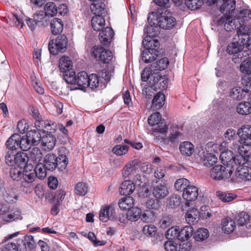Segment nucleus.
Returning a JSON list of instances; mask_svg holds the SVG:
<instances>
[{
    "label": "nucleus",
    "mask_w": 251,
    "mask_h": 251,
    "mask_svg": "<svg viewBox=\"0 0 251 251\" xmlns=\"http://www.w3.org/2000/svg\"><path fill=\"white\" fill-rule=\"evenodd\" d=\"M185 219L187 223L191 225L197 223L199 220V212L196 208H192L187 211L185 215Z\"/></svg>",
    "instance_id": "nucleus-30"
},
{
    "label": "nucleus",
    "mask_w": 251,
    "mask_h": 251,
    "mask_svg": "<svg viewBox=\"0 0 251 251\" xmlns=\"http://www.w3.org/2000/svg\"><path fill=\"white\" fill-rule=\"evenodd\" d=\"M88 185L84 182H78L75 186V193L77 195L84 196L88 191Z\"/></svg>",
    "instance_id": "nucleus-57"
},
{
    "label": "nucleus",
    "mask_w": 251,
    "mask_h": 251,
    "mask_svg": "<svg viewBox=\"0 0 251 251\" xmlns=\"http://www.w3.org/2000/svg\"><path fill=\"white\" fill-rule=\"evenodd\" d=\"M16 151H7L5 155V162L8 166H13L15 164Z\"/></svg>",
    "instance_id": "nucleus-58"
},
{
    "label": "nucleus",
    "mask_w": 251,
    "mask_h": 251,
    "mask_svg": "<svg viewBox=\"0 0 251 251\" xmlns=\"http://www.w3.org/2000/svg\"><path fill=\"white\" fill-rule=\"evenodd\" d=\"M15 164L21 168L25 167L27 164L28 158L27 157V153L23 152H17L16 153Z\"/></svg>",
    "instance_id": "nucleus-38"
},
{
    "label": "nucleus",
    "mask_w": 251,
    "mask_h": 251,
    "mask_svg": "<svg viewBox=\"0 0 251 251\" xmlns=\"http://www.w3.org/2000/svg\"><path fill=\"white\" fill-rule=\"evenodd\" d=\"M56 155L53 153L47 154L44 159V165L45 168L49 171H52L58 167L56 161Z\"/></svg>",
    "instance_id": "nucleus-19"
},
{
    "label": "nucleus",
    "mask_w": 251,
    "mask_h": 251,
    "mask_svg": "<svg viewBox=\"0 0 251 251\" xmlns=\"http://www.w3.org/2000/svg\"><path fill=\"white\" fill-rule=\"evenodd\" d=\"M223 3L221 6L220 11L223 15L230 16V14L235 10L236 2L235 0H223Z\"/></svg>",
    "instance_id": "nucleus-18"
},
{
    "label": "nucleus",
    "mask_w": 251,
    "mask_h": 251,
    "mask_svg": "<svg viewBox=\"0 0 251 251\" xmlns=\"http://www.w3.org/2000/svg\"><path fill=\"white\" fill-rule=\"evenodd\" d=\"M213 21L218 25L224 24V29L228 32L235 29H239V27L235 24L236 20L233 19L231 15H223L219 19H214Z\"/></svg>",
    "instance_id": "nucleus-6"
},
{
    "label": "nucleus",
    "mask_w": 251,
    "mask_h": 251,
    "mask_svg": "<svg viewBox=\"0 0 251 251\" xmlns=\"http://www.w3.org/2000/svg\"><path fill=\"white\" fill-rule=\"evenodd\" d=\"M68 38L62 34L57 37L54 41L51 40L49 43V50L50 53L56 55L59 52H64L68 46Z\"/></svg>",
    "instance_id": "nucleus-1"
},
{
    "label": "nucleus",
    "mask_w": 251,
    "mask_h": 251,
    "mask_svg": "<svg viewBox=\"0 0 251 251\" xmlns=\"http://www.w3.org/2000/svg\"><path fill=\"white\" fill-rule=\"evenodd\" d=\"M165 96L161 92H158L154 97L152 101L151 107L154 109L161 108L164 104Z\"/></svg>",
    "instance_id": "nucleus-34"
},
{
    "label": "nucleus",
    "mask_w": 251,
    "mask_h": 251,
    "mask_svg": "<svg viewBox=\"0 0 251 251\" xmlns=\"http://www.w3.org/2000/svg\"><path fill=\"white\" fill-rule=\"evenodd\" d=\"M26 136L32 145H37L41 141V134L36 130L28 131Z\"/></svg>",
    "instance_id": "nucleus-42"
},
{
    "label": "nucleus",
    "mask_w": 251,
    "mask_h": 251,
    "mask_svg": "<svg viewBox=\"0 0 251 251\" xmlns=\"http://www.w3.org/2000/svg\"><path fill=\"white\" fill-rule=\"evenodd\" d=\"M236 227L235 222L229 218H226L222 222V230L225 233L232 232Z\"/></svg>",
    "instance_id": "nucleus-32"
},
{
    "label": "nucleus",
    "mask_w": 251,
    "mask_h": 251,
    "mask_svg": "<svg viewBox=\"0 0 251 251\" xmlns=\"http://www.w3.org/2000/svg\"><path fill=\"white\" fill-rule=\"evenodd\" d=\"M236 111L240 115H248L251 113V104L249 102L239 103L236 107Z\"/></svg>",
    "instance_id": "nucleus-41"
},
{
    "label": "nucleus",
    "mask_w": 251,
    "mask_h": 251,
    "mask_svg": "<svg viewBox=\"0 0 251 251\" xmlns=\"http://www.w3.org/2000/svg\"><path fill=\"white\" fill-rule=\"evenodd\" d=\"M198 191L199 189L197 187L191 186L189 184L183 193V198L187 201H195L198 198Z\"/></svg>",
    "instance_id": "nucleus-20"
},
{
    "label": "nucleus",
    "mask_w": 251,
    "mask_h": 251,
    "mask_svg": "<svg viewBox=\"0 0 251 251\" xmlns=\"http://www.w3.org/2000/svg\"><path fill=\"white\" fill-rule=\"evenodd\" d=\"M33 171H35V174L36 177H37L40 179H43L46 177L47 176L46 170H47L44 165L42 163H37L36 165L35 168L33 169Z\"/></svg>",
    "instance_id": "nucleus-46"
},
{
    "label": "nucleus",
    "mask_w": 251,
    "mask_h": 251,
    "mask_svg": "<svg viewBox=\"0 0 251 251\" xmlns=\"http://www.w3.org/2000/svg\"><path fill=\"white\" fill-rule=\"evenodd\" d=\"M91 54L97 60L103 63H109L113 57L112 52L101 46H95L91 49Z\"/></svg>",
    "instance_id": "nucleus-2"
},
{
    "label": "nucleus",
    "mask_w": 251,
    "mask_h": 251,
    "mask_svg": "<svg viewBox=\"0 0 251 251\" xmlns=\"http://www.w3.org/2000/svg\"><path fill=\"white\" fill-rule=\"evenodd\" d=\"M189 184L190 182L188 180L184 178H182L177 179L176 181L174 186L177 191H183L184 192V190L187 189Z\"/></svg>",
    "instance_id": "nucleus-49"
},
{
    "label": "nucleus",
    "mask_w": 251,
    "mask_h": 251,
    "mask_svg": "<svg viewBox=\"0 0 251 251\" xmlns=\"http://www.w3.org/2000/svg\"><path fill=\"white\" fill-rule=\"evenodd\" d=\"M134 204V199L130 196L125 197L121 199L118 202L120 208L123 210L130 209Z\"/></svg>",
    "instance_id": "nucleus-28"
},
{
    "label": "nucleus",
    "mask_w": 251,
    "mask_h": 251,
    "mask_svg": "<svg viewBox=\"0 0 251 251\" xmlns=\"http://www.w3.org/2000/svg\"><path fill=\"white\" fill-rule=\"evenodd\" d=\"M56 142V139L53 135L47 134L41 139V148L45 151H50L54 148Z\"/></svg>",
    "instance_id": "nucleus-10"
},
{
    "label": "nucleus",
    "mask_w": 251,
    "mask_h": 251,
    "mask_svg": "<svg viewBox=\"0 0 251 251\" xmlns=\"http://www.w3.org/2000/svg\"><path fill=\"white\" fill-rule=\"evenodd\" d=\"M88 87H89L92 89H95L98 87L99 79L97 75L92 74L88 75Z\"/></svg>",
    "instance_id": "nucleus-56"
},
{
    "label": "nucleus",
    "mask_w": 251,
    "mask_h": 251,
    "mask_svg": "<svg viewBox=\"0 0 251 251\" xmlns=\"http://www.w3.org/2000/svg\"><path fill=\"white\" fill-rule=\"evenodd\" d=\"M114 35L113 29L110 27L107 26L100 33V40L103 45H108Z\"/></svg>",
    "instance_id": "nucleus-16"
},
{
    "label": "nucleus",
    "mask_w": 251,
    "mask_h": 251,
    "mask_svg": "<svg viewBox=\"0 0 251 251\" xmlns=\"http://www.w3.org/2000/svg\"><path fill=\"white\" fill-rule=\"evenodd\" d=\"M114 211L112 207L108 206L101 208L99 213L100 220L106 222L108 220L113 219L114 217Z\"/></svg>",
    "instance_id": "nucleus-23"
},
{
    "label": "nucleus",
    "mask_w": 251,
    "mask_h": 251,
    "mask_svg": "<svg viewBox=\"0 0 251 251\" xmlns=\"http://www.w3.org/2000/svg\"><path fill=\"white\" fill-rule=\"evenodd\" d=\"M161 120V114L156 112L152 114L148 118V123L151 126L157 125Z\"/></svg>",
    "instance_id": "nucleus-60"
},
{
    "label": "nucleus",
    "mask_w": 251,
    "mask_h": 251,
    "mask_svg": "<svg viewBox=\"0 0 251 251\" xmlns=\"http://www.w3.org/2000/svg\"><path fill=\"white\" fill-rule=\"evenodd\" d=\"M88 75L87 73L85 71L80 72L77 73L76 75V79L75 81V85H76L77 87H75L71 90L79 89L83 90L88 87Z\"/></svg>",
    "instance_id": "nucleus-12"
},
{
    "label": "nucleus",
    "mask_w": 251,
    "mask_h": 251,
    "mask_svg": "<svg viewBox=\"0 0 251 251\" xmlns=\"http://www.w3.org/2000/svg\"><path fill=\"white\" fill-rule=\"evenodd\" d=\"M237 224L240 226H243L247 224L250 221V216L246 212L240 213L237 216Z\"/></svg>",
    "instance_id": "nucleus-59"
},
{
    "label": "nucleus",
    "mask_w": 251,
    "mask_h": 251,
    "mask_svg": "<svg viewBox=\"0 0 251 251\" xmlns=\"http://www.w3.org/2000/svg\"><path fill=\"white\" fill-rule=\"evenodd\" d=\"M142 44L144 47L147 49H156L157 50L159 47V42L155 39H152L151 38L149 39L148 37H146L142 42Z\"/></svg>",
    "instance_id": "nucleus-47"
},
{
    "label": "nucleus",
    "mask_w": 251,
    "mask_h": 251,
    "mask_svg": "<svg viewBox=\"0 0 251 251\" xmlns=\"http://www.w3.org/2000/svg\"><path fill=\"white\" fill-rule=\"evenodd\" d=\"M235 41L230 43L228 45L226 48V52L228 54H233L234 56L238 50H243V44L241 43V41L239 40V38L236 36L234 38Z\"/></svg>",
    "instance_id": "nucleus-27"
},
{
    "label": "nucleus",
    "mask_w": 251,
    "mask_h": 251,
    "mask_svg": "<svg viewBox=\"0 0 251 251\" xmlns=\"http://www.w3.org/2000/svg\"><path fill=\"white\" fill-rule=\"evenodd\" d=\"M38 25L45 26L48 25L47 15L43 11L36 12L33 16Z\"/></svg>",
    "instance_id": "nucleus-39"
},
{
    "label": "nucleus",
    "mask_w": 251,
    "mask_h": 251,
    "mask_svg": "<svg viewBox=\"0 0 251 251\" xmlns=\"http://www.w3.org/2000/svg\"><path fill=\"white\" fill-rule=\"evenodd\" d=\"M28 161L34 164L39 163L42 158V153L37 147H33L27 153Z\"/></svg>",
    "instance_id": "nucleus-21"
},
{
    "label": "nucleus",
    "mask_w": 251,
    "mask_h": 251,
    "mask_svg": "<svg viewBox=\"0 0 251 251\" xmlns=\"http://www.w3.org/2000/svg\"><path fill=\"white\" fill-rule=\"evenodd\" d=\"M20 135L19 134L15 133L11 136L6 142L7 148L10 151H16L19 148V142Z\"/></svg>",
    "instance_id": "nucleus-24"
},
{
    "label": "nucleus",
    "mask_w": 251,
    "mask_h": 251,
    "mask_svg": "<svg viewBox=\"0 0 251 251\" xmlns=\"http://www.w3.org/2000/svg\"><path fill=\"white\" fill-rule=\"evenodd\" d=\"M35 126L39 130H47L51 132L55 131L56 124L51 121L42 120L40 117L35 121Z\"/></svg>",
    "instance_id": "nucleus-11"
},
{
    "label": "nucleus",
    "mask_w": 251,
    "mask_h": 251,
    "mask_svg": "<svg viewBox=\"0 0 251 251\" xmlns=\"http://www.w3.org/2000/svg\"><path fill=\"white\" fill-rule=\"evenodd\" d=\"M203 2L202 0H185V4L188 8L191 10L199 9L201 6Z\"/></svg>",
    "instance_id": "nucleus-54"
},
{
    "label": "nucleus",
    "mask_w": 251,
    "mask_h": 251,
    "mask_svg": "<svg viewBox=\"0 0 251 251\" xmlns=\"http://www.w3.org/2000/svg\"><path fill=\"white\" fill-rule=\"evenodd\" d=\"M148 21L149 23V25L144 29V32L147 34V37L150 39L156 36L158 34L159 31L157 27L154 25L156 23L153 22L152 24L151 21L150 22V16L148 17Z\"/></svg>",
    "instance_id": "nucleus-31"
},
{
    "label": "nucleus",
    "mask_w": 251,
    "mask_h": 251,
    "mask_svg": "<svg viewBox=\"0 0 251 251\" xmlns=\"http://www.w3.org/2000/svg\"><path fill=\"white\" fill-rule=\"evenodd\" d=\"M69 151L64 147L58 149V156H56V161L57 163L59 169H65L68 164V155Z\"/></svg>",
    "instance_id": "nucleus-9"
},
{
    "label": "nucleus",
    "mask_w": 251,
    "mask_h": 251,
    "mask_svg": "<svg viewBox=\"0 0 251 251\" xmlns=\"http://www.w3.org/2000/svg\"><path fill=\"white\" fill-rule=\"evenodd\" d=\"M51 32L54 35H57L62 32L63 29L62 21L57 18L53 19L50 23Z\"/></svg>",
    "instance_id": "nucleus-29"
},
{
    "label": "nucleus",
    "mask_w": 251,
    "mask_h": 251,
    "mask_svg": "<svg viewBox=\"0 0 251 251\" xmlns=\"http://www.w3.org/2000/svg\"><path fill=\"white\" fill-rule=\"evenodd\" d=\"M240 25L239 29L237 31L236 36L239 40L245 41V40L249 37V34H251V25H243V24L240 23Z\"/></svg>",
    "instance_id": "nucleus-26"
},
{
    "label": "nucleus",
    "mask_w": 251,
    "mask_h": 251,
    "mask_svg": "<svg viewBox=\"0 0 251 251\" xmlns=\"http://www.w3.org/2000/svg\"><path fill=\"white\" fill-rule=\"evenodd\" d=\"M209 237V232L206 228H199L195 233L194 237L197 241H202Z\"/></svg>",
    "instance_id": "nucleus-45"
},
{
    "label": "nucleus",
    "mask_w": 251,
    "mask_h": 251,
    "mask_svg": "<svg viewBox=\"0 0 251 251\" xmlns=\"http://www.w3.org/2000/svg\"><path fill=\"white\" fill-rule=\"evenodd\" d=\"M31 143L29 141L26 136L20 137L19 148L23 151H27L30 148Z\"/></svg>",
    "instance_id": "nucleus-63"
},
{
    "label": "nucleus",
    "mask_w": 251,
    "mask_h": 251,
    "mask_svg": "<svg viewBox=\"0 0 251 251\" xmlns=\"http://www.w3.org/2000/svg\"><path fill=\"white\" fill-rule=\"evenodd\" d=\"M179 150L182 154L189 156L194 152V145L189 142H183L179 145Z\"/></svg>",
    "instance_id": "nucleus-36"
},
{
    "label": "nucleus",
    "mask_w": 251,
    "mask_h": 251,
    "mask_svg": "<svg viewBox=\"0 0 251 251\" xmlns=\"http://www.w3.org/2000/svg\"><path fill=\"white\" fill-rule=\"evenodd\" d=\"M193 232V228L190 226H185L181 230L179 229L178 240L184 241L188 240L191 236Z\"/></svg>",
    "instance_id": "nucleus-33"
},
{
    "label": "nucleus",
    "mask_w": 251,
    "mask_h": 251,
    "mask_svg": "<svg viewBox=\"0 0 251 251\" xmlns=\"http://www.w3.org/2000/svg\"><path fill=\"white\" fill-rule=\"evenodd\" d=\"M141 214V209L132 207L128 210L126 213V218L129 221H136L140 218Z\"/></svg>",
    "instance_id": "nucleus-43"
},
{
    "label": "nucleus",
    "mask_w": 251,
    "mask_h": 251,
    "mask_svg": "<svg viewBox=\"0 0 251 251\" xmlns=\"http://www.w3.org/2000/svg\"><path fill=\"white\" fill-rule=\"evenodd\" d=\"M72 67V61L69 57L63 56L60 59L59 67L62 72L70 70Z\"/></svg>",
    "instance_id": "nucleus-44"
},
{
    "label": "nucleus",
    "mask_w": 251,
    "mask_h": 251,
    "mask_svg": "<svg viewBox=\"0 0 251 251\" xmlns=\"http://www.w3.org/2000/svg\"><path fill=\"white\" fill-rule=\"evenodd\" d=\"M137 169L136 164L133 162L128 163L123 169V175L125 177H128L129 176L133 174Z\"/></svg>",
    "instance_id": "nucleus-50"
},
{
    "label": "nucleus",
    "mask_w": 251,
    "mask_h": 251,
    "mask_svg": "<svg viewBox=\"0 0 251 251\" xmlns=\"http://www.w3.org/2000/svg\"><path fill=\"white\" fill-rule=\"evenodd\" d=\"M135 189L134 183L131 180H126L121 184L120 193L123 195H128L133 193Z\"/></svg>",
    "instance_id": "nucleus-25"
},
{
    "label": "nucleus",
    "mask_w": 251,
    "mask_h": 251,
    "mask_svg": "<svg viewBox=\"0 0 251 251\" xmlns=\"http://www.w3.org/2000/svg\"><path fill=\"white\" fill-rule=\"evenodd\" d=\"M0 251H19V247L15 243L9 242L4 245H1Z\"/></svg>",
    "instance_id": "nucleus-62"
},
{
    "label": "nucleus",
    "mask_w": 251,
    "mask_h": 251,
    "mask_svg": "<svg viewBox=\"0 0 251 251\" xmlns=\"http://www.w3.org/2000/svg\"><path fill=\"white\" fill-rule=\"evenodd\" d=\"M33 168L34 167L30 163L25 167L22 177L25 182L30 183L34 181L36 176L35 171L33 170Z\"/></svg>",
    "instance_id": "nucleus-22"
},
{
    "label": "nucleus",
    "mask_w": 251,
    "mask_h": 251,
    "mask_svg": "<svg viewBox=\"0 0 251 251\" xmlns=\"http://www.w3.org/2000/svg\"><path fill=\"white\" fill-rule=\"evenodd\" d=\"M159 53V51L156 49L146 48L142 53V60L147 63L151 62L156 58Z\"/></svg>",
    "instance_id": "nucleus-15"
},
{
    "label": "nucleus",
    "mask_w": 251,
    "mask_h": 251,
    "mask_svg": "<svg viewBox=\"0 0 251 251\" xmlns=\"http://www.w3.org/2000/svg\"><path fill=\"white\" fill-rule=\"evenodd\" d=\"M91 25L94 30L100 31L105 25V19L101 16H95L92 19Z\"/></svg>",
    "instance_id": "nucleus-35"
},
{
    "label": "nucleus",
    "mask_w": 251,
    "mask_h": 251,
    "mask_svg": "<svg viewBox=\"0 0 251 251\" xmlns=\"http://www.w3.org/2000/svg\"><path fill=\"white\" fill-rule=\"evenodd\" d=\"M237 134L240 137V143L251 146V126L244 125L238 129Z\"/></svg>",
    "instance_id": "nucleus-7"
},
{
    "label": "nucleus",
    "mask_w": 251,
    "mask_h": 251,
    "mask_svg": "<svg viewBox=\"0 0 251 251\" xmlns=\"http://www.w3.org/2000/svg\"><path fill=\"white\" fill-rule=\"evenodd\" d=\"M45 13L47 16L53 17L57 12L61 15H64L67 13V8L65 4L61 5L58 9L55 3L53 2L47 3L44 7Z\"/></svg>",
    "instance_id": "nucleus-5"
},
{
    "label": "nucleus",
    "mask_w": 251,
    "mask_h": 251,
    "mask_svg": "<svg viewBox=\"0 0 251 251\" xmlns=\"http://www.w3.org/2000/svg\"><path fill=\"white\" fill-rule=\"evenodd\" d=\"M236 176L244 181L251 180V168L246 166H239L235 172Z\"/></svg>",
    "instance_id": "nucleus-17"
},
{
    "label": "nucleus",
    "mask_w": 251,
    "mask_h": 251,
    "mask_svg": "<svg viewBox=\"0 0 251 251\" xmlns=\"http://www.w3.org/2000/svg\"><path fill=\"white\" fill-rule=\"evenodd\" d=\"M233 170L225 166L217 165L211 170L210 175L216 180H221L229 178L233 172Z\"/></svg>",
    "instance_id": "nucleus-3"
},
{
    "label": "nucleus",
    "mask_w": 251,
    "mask_h": 251,
    "mask_svg": "<svg viewBox=\"0 0 251 251\" xmlns=\"http://www.w3.org/2000/svg\"><path fill=\"white\" fill-rule=\"evenodd\" d=\"M63 78L65 81L71 84H75L76 79V75L75 71L70 70L64 72Z\"/></svg>",
    "instance_id": "nucleus-51"
},
{
    "label": "nucleus",
    "mask_w": 251,
    "mask_h": 251,
    "mask_svg": "<svg viewBox=\"0 0 251 251\" xmlns=\"http://www.w3.org/2000/svg\"><path fill=\"white\" fill-rule=\"evenodd\" d=\"M221 161L224 165L228 168L231 169L234 171V167L237 166L235 161L236 158L233 156L231 151H226L222 152L220 156Z\"/></svg>",
    "instance_id": "nucleus-8"
},
{
    "label": "nucleus",
    "mask_w": 251,
    "mask_h": 251,
    "mask_svg": "<svg viewBox=\"0 0 251 251\" xmlns=\"http://www.w3.org/2000/svg\"><path fill=\"white\" fill-rule=\"evenodd\" d=\"M90 9L91 12L94 14L96 15V16H101L105 10V4L104 3L101 2H99L97 0L93 1V3L91 4Z\"/></svg>",
    "instance_id": "nucleus-37"
},
{
    "label": "nucleus",
    "mask_w": 251,
    "mask_h": 251,
    "mask_svg": "<svg viewBox=\"0 0 251 251\" xmlns=\"http://www.w3.org/2000/svg\"><path fill=\"white\" fill-rule=\"evenodd\" d=\"M169 63V61L168 59L166 57H164L153 63L151 65V67L154 71H161L167 68Z\"/></svg>",
    "instance_id": "nucleus-40"
},
{
    "label": "nucleus",
    "mask_w": 251,
    "mask_h": 251,
    "mask_svg": "<svg viewBox=\"0 0 251 251\" xmlns=\"http://www.w3.org/2000/svg\"><path fill=\"white\" fill-rule=\"evenodd\" d=\"M244 92L241 88L234 87L230 91V96L233 100H239L244 97Z\"/></svg>",
    "instance_id": "nucleus-52"
},
{
    "label": "nucleus",
    "mask_w": 251,
    "mask_h": 251,
    "mask_svg": "<svg viewBox=\"0 0 251 251\" xmlns=\"http://www.w3.org/2000/svg\"><path fill=\"white\" fill-rule=\"evenodd\" d=\"M156 21L157 26L164 29H170L176 24V20L174 17L168 14L166 16L165 14L158 15Z\"/></svg>",
    "instance_id": "nucleus-4"
},
{
    "label": "nucleus",
    "mask_w": 251,
    "mask_h": 251,
    "mask_svg": "<svg viewBox=\"0 0 251 251\" xmlns=\"http://www.w3.org/2000/svg\"><path fill=\"white\" fill-rule=\"evenodd\" d=\"M153 196L157 199H162L165 198L169 194L167 187L164 183H156L152 190Z\"/></svg>",
    "instance_id": "nucleus-13"
},
{
    "label": "nucleus",
    "mask_w": 251,
    "mask_h": 251,
    "mask_svg": "<svg viewBox=\"0 0 251 251\" xmlns=\"http://www.w3.org/2000/svg\"><path fill=\"white\" fill-rule=\"evenodd\" d=\"M245 59H243L240 65V71L247 74H251V61L249 60L247 62H245Z\"/></svg>",
    "instance_id": "nucleus-64"
},
{
    "label": "nucleus",
    "mask_w": 251,
    "mask_h": 251,
    "mask_svg": "<svg viewBox=\"0 0 251 251\" xmlns=\"http://www.w3.org/2000/svg\"><path fill=\"white\" fill-rule=\"evenodd\" d=\"M157 228L153 225H146L143 228V232L147 236L152 237L156 233Z\"/></svg>",
    "instance_id": "nucleus-61"
},
{
    "label": "nucleus",
    "mask_w": 251,
    "mask_h": 251,
    "mask_svg": "<svg viewBox=\"0 0 251 251\" xmlns=\"http://www.w3.org/2000/svg\"><path fill=\"white\" fill-rule=\"evenodd\" d=\"M128 148L126 145H118L113 148L112 152L117 155L122 156L128 152Z\"/></svg>",
    "instance_id": "nucleus-55"
},
{
    "label": "nucleus",
    "mask_w": 251,
    "mask_h": 251,
    "mask_svg": "<svg viewBox=\"0 0 251 251\" xmlns=\"http://www.w3.org/2000/svg\"><path fill=\"white\" fill-rule=\"evenodd\" d=\"M157 86L149 84L145 87L143 90V94L146 98H151L154 96L155 92L157 90Z\"/></svg>",
    "instance_id": "nucleus-53"
},
{
    "label": "nucleus",
    "mask_w": 251,
    "mask_h": 251,
    "mask_svg": "<svg viewBox=\"0 0 251 251\" xmlns=\"http://www.w3.org/2000/svg\"><path fill=\"white\" fill-rule=\"evenodd\" d=\"M179 228V227L177 226L171 227L166 232V237L169 240H178Z\"/></svg>",
    "instance_id": "nucleus-48"
},
{
    "label": "nucleus",
    "mask_w": 251,
    "mask_h": 251,
    "mask_svg": "<svg viewBox=\"0 0 251 251\" xmlns=\"http://www.w3.org/2000/svg\"><path fill=\"white\" fill-rule=\"evenodd\" d=\"M149 83L151 85L157 86V88L162 86L163 88H166L167 87L166 83L167 81L164 80V78L160 75L159 72L153 71L150 76Z\"/></svg>",
    "instance_id": "nucleus-14"
}]
</instances>
